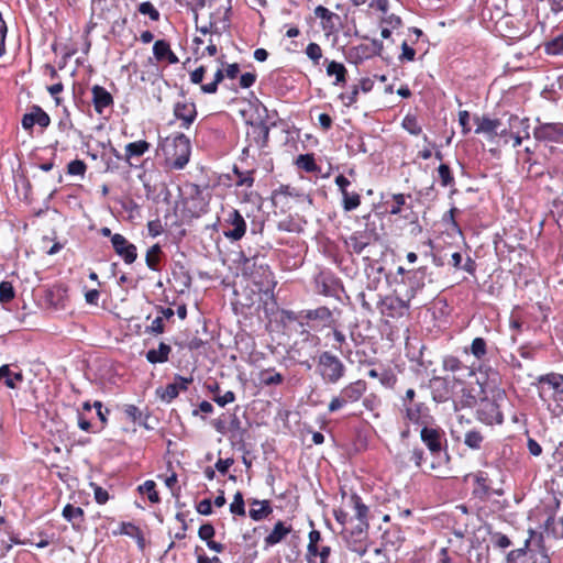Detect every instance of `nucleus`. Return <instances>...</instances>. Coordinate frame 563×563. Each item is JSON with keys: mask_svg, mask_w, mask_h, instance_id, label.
<instances>
[{"mask_svg": "<svg viewBox=\"0 0 563 563\" xmlns=\"http://www.w3.org/2000/svg\"><path fill=\"white\" fill-rule=\"evenodd\" d=\"M533 136L537 141L548 143H563L562 123H540L533 130Z\"/></svg>", "mask_w": 563, "mask_h": 563, "instance_id": "nucleus-13", "label": "nucleus"}, {"mask_svg": "<svg viewBox=\"0 0 563 563\" xmlns=\"http://www.w3.org/2000/svg\"><path fill=\"white\" fill-rule=\"evenodd\" d=\"M306 54L311 60L318 63L322 57V49L319 44L309 43L308 46L306 47Z\"/></svg>", "mask_w": 563, "mask_h": 563, "instance_id": "nucleus-52", "label": "nucleus"}, {"mask_svg": "<svg viewBox=\"0 0 563 563\" xmlns=\"http://www.w3.org/2000/svg\"><path fill=\"white\" fill-rule=\"evenodd\" d=\"M343 362L332 353L324 351L318 357V373L328 384H338L345 375Z\"/></svg>", "mask_w": 563, "mask_h": 563, "instance_id": "nucleus-4", "label": "nucleus"}, {"mask_svg": "<svg viewBox=\"0 0 563 563\" xmlns=\"http://www.w3.org/2000/svg\"><path fill=\"white\" fill-rule=\"evenodd\" d=\"M229 430L231 433V439L233 441L238 443H244L246 430L242 427V423L236 416H233V418L231 419Z\"/></svg>", "mask_w": 563, "mask_h": 563, "instance_id": "nucleus-33", "label": "nucleus"}, {"mask_svg": "<svg viewBox=\"0 0 563 563\" xmlns=\"http://www.w3.org/2000/svg\"><path fill=\"white\" fill-rule=\"evenodd\" d=\"M269 137V128L263 121L257 123H251V130L247 132V139L250 145L254 143L257 148H263L267 145Z\"/></svg>", "mask_w": 563, "mask_h": 563, "instance_id": "nucleus-19", "label": "nucleus"}, {"mask_svg": "<svg viewBox=\"0 0 563 563\" xmlns=\"http://www.w3.org/2000/svg\"><path fill=\"white\" fill-rule=\"evenodd\" d=\"M291 526H286L283 521L276 522L272 532L264 539L265 548L273 547L282 542L291 532Z\"/></svg>", "mask_w": 563, "mask_h": 563, "instance_id": "nucleus-22", "label": "nucleus"}, {"mask_svg": "<svg viewBox=\"0 0 563 563\" xmlns=\"http://www.w3.org/2000/svg\"><path fill=\"white\" fill-rule=\"evenodd\" d=\"M139 490L141 494H146L151 503L159 501V496L156 492V484L154 481L144 482L141 486H139Z\"/></svg>", "mask_w": 563, "mask_h": 563, "instance_id": "nucleus-37", "label": "nucleus"}, {"mask_svg": "<svg viewBox=\"0 0 563 563\" xmlns=\"http://www.w3.org/2000/svg\"><path fill=\"white\" fill-rule=\"evenodd\" d=\"M442 367L444 371L453 373V379L459 383H463L466 378L475 374L472 367L463 364L460 358L453 355L443 357Z\"/></svg>", "mask_w": 563, "mask_h": 563, "instance_id": "nucleus-14", "label": "nucleus"}, {"mask_svg": "<svg viewBox=\"0 0 563 563\" xmlns=\"http://www.w3.org/2000/svg\"><path fill=\"white\" fill-rule=\"evenodd\" d=\"M15 296L14 288L10 282L0 283V301L2 303L11 301Z\"/></svg>", "mask_w": 563, "mask_h": 563, "instance_id": "nucleus-45", "label": "nucleus"}, {"mask_svg": "<svg viewBox=\"0 0 563 563\" xmlns=\"http://www.w3.org/2000/svg\"><path fill=\"white\" fill-rule=\"evenodd\" d=\"M420 439L433 459L430 463V468L438 472V477H448L450 455L443 446V443L446 442L443 431L439 428L424 426L420 431Z\"/></svg>", "mask_w": 563, "mask_h": 563, "instance_id": "nucleus-1", "label": "nucleus"}, {"mask_svg": "<svg viewBox=\"0 0 563 563\" xmlns=\"http://www.w3.org/2000/svg\"><path fill=\"white\" fill-rule=\"evenodd\" d=\"M335 185L339 187L343 201L342 206L345 211L355 210L361 205V197L356 192H350L347 187L350 186V180L344 175H338L335 177Z\"/></svg>", "mask_w": 563, "mask_h": 563, "instance_id": "nucleus-17", "label": "nucleus"}, {"mask_svg": "<svg viewBox=\"0 0 563 563\" xmlns=\"http://www.w3.org/2000/svg\"><path fill=\"white\" fill-rule=\"evenodd\" d=\"M4 378V384L9 388H15V382L23 380V374L21 372L12 373L9 365H2L0 367V379Z\"/></svg>", "mask_w": 563, "mask_h": 563, "instance_id": "nucleus-32", "label": "nucleus"}, {"mask_svg": "<svg viewBox=\"0 0 563 563\" xmlns=\"http://www.w3.org/2000/svg\"><path fill=\"white\" fill-rule=\"evenodd\" d=\"M63 517L74 527H76L84 521V510L80 507H75L71 504H67L63 509Z\"/></svg>", "mask_w": 563, "mask_h": 563, "instance_id": "nucleus-29", "label": "nucleus"}, {"mask_svg": "<svg viewBox=\"0 0 563 563\" xmlns=\"http://www.w3.org/2000/svg\"><path fill=\"white\" fill-rule=\"evenodd\" d=\"M528 119H521L518 115L511 114L508 118V126H509V133L516 132V130H521V132L525 133L526 137H529V123Z\"/></svg>", "mask_w": 563, "mask_h": 563, "instance_id": "nucleus-35", "label": "nucleus"}, {"mask_svg": "<svg viewBox=\"0 0 563 563\" xmlns=\"http://www.w3.org/2000/svg\"><path fill=\"white\" fill-rule=\"evenodd\" d=\"M492 542L495 547L500 549H506L511 544L509 538L500 532H495L492 534Z\"/></svg>", "mask_w": 563, "mask_h": 563, "instance_id": "nucleus-54", "label": "nucleus"}, {"mask_svg": "<svg viewBox=\"0 0 563 563\" xmlns=\"http://www.w3.org/2000/svg\"><path fill=\"white\" fill-rule=\"evenodd\" d=\"M178 394H179L178 384L172 383L165 387L164 391L161 395V398L167 402H170L173 399H175L178 396Z\"/></svg>", "mask_w": 563, "mask_h": 563, "instance_id": "nucleus-51", "label": "nucleus"}, {"mask_svg": "<svg viewBox=\"0 0 563 563\" xmlns=\"http://www.w3.org/2000/svg\"><path fill=\"white\" fill-rule=\"evenodd\" d=\"M251 506L252 508L250 509L249 514L250 517L255 521H260L266 518L273 511L268 500L253 499L251 501Z\"/></svg>", "mask_w": 563, "mask_h": 563, "instance_id": "nucleus-26", "label": "nucleus"}, {"mask_svg": "<svg viewBox=\"0 0 563 563\" xmlns=\"http://www.w3.org/2000/svg\"><path fill=\"white\" fill-rule=\"evenodd\" d=\"M343 539L346 541L347 547L351 551L356 552L360 555H364L367 551L366 540L368 532H364V528H361L352 534L341 532Z\"/></svg>", "mask_w": 563, "mask_h": 563, "instance_id": "nucleus-18", "label": "nucleus"}, {"mask_svg": "<svg viewBox=\"0 0 563 563\" xmlns=\"http://www.w3.org/2000/svg\"><path fill=\"white\" fill-rule=\"evenodd\" d=\"M545 52L550 55H563V33L547 43Z\"/></svg>", "mask_w": 563, "mask_h": 563, "instance_id": "nucleus-41", "label": "nucleus"}, {"mask_svg": "<svg viewBox=\"0 0 563 563\" xmlns=\"http://www.w3.org/2000/svg\"><path fill=\"white\" fill-rule=\"evenodd\" d=\"M21 124L26 131L32 130L35 124L45 129L51 124V118L40 106L33 104L30 112L23 114Z\"/></svg>", "mask_w": 563, "mask_h": 563, "instance_id": "nucleus-16", "label": "nucleus"}, {"mask_svg": "<svg viewBox=\"0 0 563 563\" xmlns=\"http://www.w3.org/2000/svg\"><path fill=\"white\" fill-rule=\"evenodd\" d=\"M256 75L254 73H245L240 77V86L242 88H250L254 85Z\"/></svg>", "mask_w": 563, "mask_h": 563, "instance_id": "nucleus-62", "label": "nucleus"}, {"mask_svg": "<svg viewBox=\"0 0 563 563\" xmlns=\"http://www.w3.org/2000/svg\"><path fill=\"white\" fill-rule=\"evenodd\" d=\"M367 389L365 380L358 379L350 383L340 390V394L331 399L328 406L329 412H335L349 404L358 401Z\"/></svg>", "mask_w": 563, "mask_h": 563, "instance_id": "nucleus-5", "label": "nucleus"}, {"mask_svg": "<svg viewBox=\"0 0 563 563\" xmlns=\"http://www.w3.org/2000/svg\"><path fill=\"white\" fill-rule=\"evenodd\" d=\"M197 511L203 516L212 514V503L210 499H203L197 505Z\"/></svg>", "mask_w": 563, "mask_h": 563, "instance_id": "nucleus-63", "label": "nucleus"}, {"mask_svg": "<svg viewBox=\"0 0 563 563\" xmlns=\"http://www.w3.org/2000/svg\"><path fill=\"white\" fill-rule=\"evenodd\" d=\"M530 540L525 541V547L510 551L507 554V563H551L544 550L534 551L528 549Z\"/></svg>", "mask_w": 563, "mask_h": 563, "instance_id": "nucleus-8", "label": "nucleus"}, {"mask_svg": "<svg viewBox=\"0 0 563 563\" xmlns=\"http://www.w3.org/2000/svg\"><path fill=\"white\" fill-rule=\"evenodd\" d=\"M440 184L443 187H449L454 184V177L452 175L451 168L446 164H441L438 167Z\"/></svg>", "mask_w": 563, "mask_h": 563, "instance_id": "nucleus-40", "label": "nucleus"}, {"mask_svg": "<svg viewBox=\"0 0 563 563\" xmlns=\"http://www.w3.org/2000/svg\"><path fill=\"white\" fill-rule=\"evenodd\" d=\"M385 203L388 207V212L390 214H399L405 208H410L406 205V196L404 194H393L391 201L386 200Z\"/></svg>", "mask_w": 563, "mask_h": 563, "instance_id": "nucleus-31", "label": "nucleus"}, {"mask_svg": "<svg viewBox=\"0 0 563 563\" xmlns=\"http://www.w3.org/2000/svg\"><path fill=\"white\" fill-rule=\"evenodd\" d=\"M540 382L548 383L554 389L563 393V388H561V386L563 384V375H561V374H548L545 376H541Z\"/></svg>", "mask_w": 563, "mask_h": 563, "instance_id": "nucleus-47", "label": "nucleus"}, {"mask_svg": "<svg viewBox=\"0 0 563 563\" xmlns=\"http://www.w3.org/2000/svg\"><path fill=\"white\" fill-rule=\"evenodd\" d=\"M173 112L174 117L180 121L183 129H189L197 118L196 104L187 100L177 101Z\"/></svg>", "mask_w": 563, "mask_h": 563, "instance_id": "nucleus-15", "label": "nucleus"}, {"mask_svg": "<svg viewBox=\"0 0 563 563\" xmlns=\"http://www.w3.org/2000/svg\"><path fill=\"white\" fill-rule=\"evenodd\" d=\"M87 166L84 161L74 159L67 165V173L71 176H85Z\"/></svg>", "mask_w": 563, "mask_h": 563, "instance_id": "nucleus-46", "label": "nucleus"}, {"mask_svg": "<svg viewBox=\"0 0 563 563\" xmlns=\"http://www.w3.org/2000/svg\"><path fill=\"white\" fill-rule=\"evenodd\" d=\"M474 482L473 496L475 498L479 499L485 506H488L492 512H498L505 509L506 501L499 499L504 495V489L501 487H493L487 473H476L474 475Z\"/></svg>", "mask_w": 563, "mask_h": 563, "instance_id": "nucleus-2", "label": "nucleus"}, {"mask_svg": "<svg viewBox=\"0 0 563 563\" xmlns=\"http://www.w3.org/2000/svg\"><path fill=\"white\" fill-rule=\"evenodd\" d=\"M213 400L220 406V407H224L227 406L228 404H231L235 400V394L232 391V390H228L224 393V395L220 396H216L213 398Z\"/></svg>", "mask_w": 563, "mask_h": 563, "instance_id": "nucleus-57", "label": "nucleus"}, {"mask_svg": "<svg viewBox=\"0 0 563 563\" xmlns=\"http://www.w3.org/2000/svg\"><path fill=\"white\" fill-rule=\"evenodd\" d=\"M162 253L161 246L158 244H154L151 246L145 255V263L146 266L152 271H159L158 263H159V255Z\"/></svg>", "mask_w": 563, "mask_h": 563, "instance_id": "nucleus-34", "label": "nucleus"}, {"mask_svg": "<svg viewBox=\"0 0 563 563\" xmlns=\"http://www.w3.org/2000/svg\"><path fill=\"white\" fill-rule=\"evenodd\" d=\"M167 141H169L167 139ZM165 152L168 159H172L170 166L174 169H183L189 162L191 145L189 139L183 134L177 133L165 146Z\"/></svg>", "mask_w": 563, "mask_h": 563, "instance_id": "nucleus-3", "label": "nucleus"}, {"mask_svg": "<svg viewBox=\"0 0 563 563\" xmlns=\"http://www.w3.org/2000/svg\"><path fill=\"white\" fill-rule=\"evenodd\" d=\"M214 527L211 523H205L200 526L198 536L201 540L209 542L214 537Z\"/></svg>", "mask_w": 563, "mask_h": 563, "instance_id": "nucleus-53", "label": "nucleus"}, {"mask_svg": "<svg viewBox=\"0 0 563 563\" xmlns=\"http://www.w3.org/2000/svg\"><path fill=\"white\" fill-rule=\"evenodd\" d=\"M283 380L284 377L280 373H272L271 371L262 373V383L266 386L279 385Z\"/></svg>", "mask_w": 563, "mask_h": 563, "instance_id": "nucleus-48", "label": "nucleus"}, {"mask_svg": "<svg viewBox=\"0 0 563 563\" xmlns=\"http://www.w3.org/2000/svg\"><path fill=\"white\" fill-rule=\"evenodd\" d=\"M463 442L468 449L478 451L483 448L485 435L481 429L472 428L465 431Z\"/></svg>", "mask_w": 563, "mask_h": 563, "instance_id": "nucleus-25", "label": "nucleus"}, {"mask_svg": "<svg viewBox=\"0 0 563 563\" xmlns=\"http://www.w3.org/2000/svg\"><path fill=\"white\" fill-rule=\"evenodd\" d=\"M410 461H412L417 467H421L424 461L423 450L419 448H413V450L411 451Z\"/></svg>", "mask_w": 563, "mask_h": 563, "instance_id": "nucleus-60", "label": "nucleus"}, {"mask_svg": "<svg viewBox=\"0 0 563 563\" xmlns=\"http://www.w3.org/2000/svg\"><path fill=\"white\" fill-rule=\"evenodd\" d=\"M426 410H427V407L422 402L412 404L410 406H407L406 417L412 423L422 424V423H424L422 421V417H423Z\"/></svg>", "mask_w": 563, "mask_h": 563, "instance_id": "nucleus-30", "label": "nucleus"}, {"mask_svg": "<svg viewBox=\"0 0 563 563\" xmlns=\"http://www.w3.org/2000/svg\"><path fill=\"white\" fill-rule=\"evenodd\" d=\"M358 87L354 86L352 91L349 93H342L341 99L345 102V104L351 106L356 102L358 96Z\"/></svg>", "mask_w": 563, "mask_h": 563, "instance_id": "nucleus-64", "label": "nucleus"}, {"mask_svg": "<svg viewBox=\"0 0 563 563\" xmlns=\"http://www.w3.org/2000/svg\"><path fill=\"white\" fill-rule=\"evenodd\" d=\"M402 126L412 135H419L421 133V126L418 124L415 117L406 115L402 121Z\"/></svg>", "mask_w": 563, "mask_h": 563, "instance_id": "nucleus-49", "label": "nucleus"}, {"mask_svg": "<svg viewBox=\"0 0 563 563\" xmlns=\"http://www.w3.org/2000/svg\"><path fill=\"white\" fill-rule=\"evenodd\" d=\"M401 49H402V53L399 56V59L401 62H404V60L412 62L415 59L416 51L412 47H410L406 42L402 43Z\"/></svg>", "mask_w": 563, "mask_h": 563, "instance_id": "nucleus-59", "label": "nucleus"}, {"mask_svg": "<svg viewBox=\"0 0 563 563\" xmlns=\"http://www.w3.org/2000/svg\"><path fill=\"white\" fill-rule=\"evenodd\" d=\"M296 164L299 168L311 173L317 169L314 158L311 154H301L297 157Z\"/></svg>", "mask_w": 563, "mask_h": 563, "instance_id": "nucleus-38", "label": "nucleus"}, {"mask_svg": "<svg viewBox=\"0 0 563 563\" xmlns=\"http://www.w3.org/2000/svg\"><path fill=\"white\" fill-rule=\"evenodd\" d=\"M170 352V345L161 342L158 349H152L146 352V360L151 364L165 363L168 361Z\"/></svg>", "mask_w": 563, "mask_h": 563, "instance_id": "nucleus-27", "label": "nucleus"}, {"mask_svg": "<svg viewBox=\"0 0 563 563\" xmlns=\"http://www.w3.org/2000/svg\"><path fill=\"white\" fill-rule=\"evenodd\" d=\"M327 75L334 76V85H344L346 82L347 70L342 63L331 60L327 65Z\"/></svg>", "mask_w": 563, "mask_h": 563, "instance_id": "nucleus-28", "label": "nucleus"}, {"mask_svg": "<svg viewBox=\"0 0 563 563\" xmlns=\"http://www.w3.org/2000/svg\"><path fill=\"white\" fill-rule=\"evenodd\" d=\"M321 541V533L318 530H311L309 533V543L307 547V555L317 558L318 545Z\"/></svg>", "mask_w": 563, "mask_h": 563, "instance_id": "nucleus-39", "label": "nucleus"}, {"mask_svg": "<svg viewBox=\"0 0 563 563\" xmlns=\"http://www.w3.org/2000/svg\"><path fill=\"white\" fill-rule=\"evenodd\" d=\"M230 511L238 516H245L244 499L241 492H236L230 505Z\"/></svg>", "mask_w": 563, "mask_h": 563, "instance_id": "nucleus-43", "label": "nucleus"}, {"mask_svg": "<svg viewBox=\"0 0 563 563\" xmlns=\"http://www.w3.org/2000/svg\"><path fill=\"white\" fill-rule=\"evenodd\" d=\"M405 283L408 286L406 297L411 300L418 292H420L427 283H433L432 273L429 272L427 266H421L417 269L407 271Z\"/></svg>", "mask_w": 563, "mask_h": 563, "instance_id": "nucleus-7", "label": "nucleus"}, {"mask_svg": "<svg viewBox=\"0 0 563 563\" xmlns=\"http://www.w3.org/2000/svg\"><path fill=\"white\" fill-rule=\"evenodd\" d=\"M223 225L228 228L223 235L230 241H240L246 232V222L236 209H230L224 219Z\"/></svg>", "mask_w": 563, "mask_h": 563, "instance_id": "nucleus-10", "label": "nucleus"}, {"mask_svg": "<svg viewBox=\"0 0 563 563\" xmlns=\"http://www.w3.org/2000/svg\"><path fill=\"white\" fill-rule=\"evenodd\" d=\"M346 243L354 253L361 254L371 244V235L365 231H356Z\"/></svg>", "mask_w": 563, "mask_h": 563, "instance_id": "nucleus-24", "label": "nucleus"}, {"mask_svg": "<svg viewBox=\"0 0 563 563\" xmlns=\"http://www.w3.org/2000/svg\"><path fill=\"white\" fill-rule=\"evenodd\" d=\"M111 244L115 254L120 256L126 265L136 261L137 249L133 243L129 242L124 235L114 233L113 236H111Z\"/></svg>", "mask_w": 563, "mask_h": 563, "instance_id": "nucleus-12", "label": "nucleus"}, {"mask_svg": "<svg viewBox=\"0 0 563 563\" xmlns=\"http://www.w3.org/2000/svg\"><path fill=\"white\" fill-rule=\"evenodd\" d=\"M314 15L325 22H330L333 18H338L335 13L331 12L323 5H318L314 9Z\"/></svg>", "mask_w": 563, "mask_h": 563, "instance_id": "nucleus-55", "label": "nucleus"}, {"mask_svg": "<svg viewBox=\"0 0 563 563\" xmlns=\"http://www.w3.org/2000/svg\"><path fill=\"white\" fill-rule=\"evenodd\" d=\"M139 11L142 14H147L152 21H158L159 20V12L148 1L142 2L139 5Z\"/></svg>", "mask_w": 563, "mask_h": 563, "instance_id": "nucleus-50", "label": "nucleus"}, {"mask_svg": "<svg viewBox=\"0 0 563 563\" xmlns=\"http://www.w3.org/2000/svg\"><path fill=\"white\" fill-rule=\"evenodd\" d=\"M150 143L140 140L136 142H132L125 145V153H124V161L130 165L133 166L132 163L133 158H139L142 155H144L150 150Z\"/></svg>", "mask_w": 563, "mask_h": 563, "instance_id": "nucleus-23", "label": "nucleus"}, {"mask_svg": "<svg viewBox=\"0 0 563 563\" xmlns=\"http://www.w3.org/2000/svg\"><path fill=\"white\" fill-rule=\"evenodd\" d=\"M233 463H234V460L231 457L225 459V460L219 459L217 461L214 467L221 474H225L229 471V468L233 465Z\"/></svg>", "mask_w": 563, "mask_h": 563, "instance_id": "nucleus-61", "label": "nucleus"}, {"mask_svg": "<svg viewBox=\"0 0 563 563\" xmlns=\"http://www.w3.org/2000/svg\"><path fill=\"white\" fill-rule=\"evenodd\" d=\"M408 298L406 299L397 296H386L379 301V311L382 314L389 318H399L405 314L409 308Z\"/></svg>", "mask_w": 563, "mask_h": 563, "instance_id": "nucleus-11", "label": "nucleus"}, {"mask_svg": "<svg viewBox=\"0 0 563 563\" xmlns=\"http://www.w3.org/2000/svg\"><path fill=\"white\" fill-rule=\"evenodd\" d=\"M91 93L93 108L97 113L102 114L106 108L113 104V97L106 88L95 85L91 88Z\"/></svg>", "mask_w": 563, "mask_h": 563, "instance_id": "nucleus-20", "label": "nucleus"}, {"mask_svg": "<svg viewBox=\"0 0 563 563\" xmlns=\"http://www.w3.org/2000/svg\"><path fill=\"white\" fill-rule=\"evenodd\" d=\"M349 506L352 511L355 512V519L353 523L346 526L345 529H342L341 532H346L352 534V532L358 531L361 528H364V532L368 531V507L362 501V498L357 494H352L349 499Z\"/></svg>", "mask_w": 563, "mask_h": 563, "instance_id": "nucleus-6", "label": "nucleus"}, {"mask_svg": "<svg viewBox=\"0 0 563 563\" xmlns=\"http://www.w3.org/2000/svg\"><path fill=\"white\" fill-rule=\"evenodd\" d=\"M476 129L475 133L477 134H486L489 137H495L498 135V129L501 125L500 120L490 119L488 117H475L474 118Z\"/></svg>", "mask_w": 563, "mask_h": 563, "instance_id": "nucleus-21", "label": "nucleus"}, {"mask_svg": "<svg viewBox=\"0 0 563 563\" xmlns=\"http://www.w3.org/2000/svg\"><path fill=\"white\" fill-rule=\"evenodd\" d=\"M470 352L477 360H483L487 354V343L483 338H475L472 341Z\"/></svg>", "mask_w": 563, "mask_h": 563, "instance_id": "nucleus-36", "label": "nucleus"}, {"mask_svg": "<svg viewBox=\"0 0 563 563\" xmlns=\"http://www.w3.org/2000/svg\"><path fill=\"white\" fill-rule=\"evenodd\" d=\"M95 499L98 504L103 505L109 500V494L106 489L100 486H93Z\"/></svg>", "mask_w": 563, "mask_h": 563, "instance_id": "nucleus-58", "label": "nucleus"}, {"mask_svg": "<svg viewBox=\"0 0 563 563\" xmlns=\"http://www.w3.org/2000/svg\"><path fill=\"white\" fill-rule=\"evenodd\" d=\"M165 330L163 317H156L150 327L146 328L145 332L153 333V334H161Z\"/></svg>", "mask_w": 563, "mask_h": 563, "instance_id": "nucleus-56", "label": "nucleus"}, {"mask_svg": "<svg viewBox=\"0 0 563 563\" xmlns=\"http://www.w3.org/2000/svg\"><path fill=\"white\" fill-rule=\"evenodd\" d=\"M296 319H300L301 327H325L332 320V312L328 307L321 306L316 309L300 310Z\"/></svg>", "mask_w": 563, "mask_h": 563, "instance_id": "nucleus-9", "label": "nucleus"}, {"mask_svg": "<svg viewBox=\"0 0 563 563\" xmlns=\"http://www.w3.org/2000/svg\"><path fill=\"white\" fill-rule=\"evenodd\" d=\"M353 515L344 510L343 508L335 509L333 511L335 520L342 526V529H345L347 525L353 523L355 519V512L352 511Z\"/></svg>", "mask_w": 563, "mask_h": 563, "instance_id": "nucleus-42", "label": "nucleus"}, {"mask_svg": "<svg viewBox=\"0 0 563 563\" xmlns=\"http://www.w3.org/2000/svg\"><path fill=\"white\" fill-rule=\"evenodd\" d=\"M169 44L164 40H158L153 45V54L157 60H165L166 54L169 53Z\"/></svg>", "mask_w": 563, "mask_h": 563, "instance_id": "nucleus-44", "label": "nucleus"}]
</instances>
